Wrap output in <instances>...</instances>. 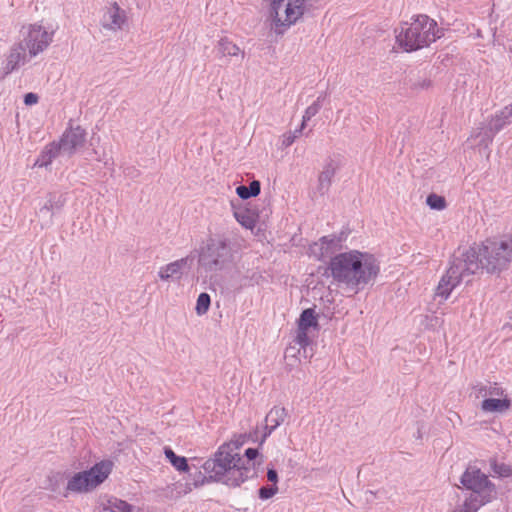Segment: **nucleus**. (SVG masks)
<instances>
[{"mask_svg": "<svg viewBox=\"0 0 512 512\" xmlns=\"http://www.w3.org/2000/svg\"><path fill=\"white\" fill-rule=\"evenodd\" d=\"M328 268L337 286L353 294L375 281L380 273V263L376 257L358 250L335 255Z\"/></svg>", "mask_w": 512, "mask_h": 512, "instance_id": "nucleus-1", "label": "nucleus"}, {"mask_svg": "<svg viewBox=\"0 0 512 512\" xmlns=\"http://www.w3.org/2000/svg\"><path fill=\"white\" fill-rule=\"evenodd\" d=\"M473 254L477 271L486 270L487 273H499L505 270L512 261V239H486L478 247H470L462 256L467 260Z\"/></svg>", "mask_w": 512, "mask_h": 512, "instance_id": "nucleus-2", "label": "nucleus"}, {"mask_svg": "<svg viewBox=\"0 0 512 512\" xmlns=\"http://www.w3.org/2000/svg\"><path fill=\"white\" fill-rule=\"evenodd\" d=\"M395 32L396 42L405 52L428 47L441 37L437 22L424 14L412 17L410 22H404Z\"/></svg>", "mask_w": 512, "mask_h": 512, "instance_id": "nucleus-3", "label": "nucleus"}, {"mask_svg": "<svg viewBox=\"0 0 512 512\" xmlns=\"http://www.w3.org/2000/svg\"><path fill=\"white\" fill-rule=\"evenodd\" d=\"M267 21L271 33L283 36L292 26L303 20L306 0H267Z\"/></svg>", "mask_w": 512, "mask_h": 512, "instance_id": "nucleus-4", "label": "nucleus"}, {"mask_svg": "<svg viewBox=\"0 0 512 512\" xmlns=\"http://www.w3.org/2000/svg\"><path fill=\"white\" fill-rule=\"evenodd\" d=\"M464 260L463 256L454 257L446 273L441 277L436 288V295L447 300L451 292L462 282H470L469 277L477 273V264L473 254Z\"/></svg>", "mask_w": 512, "mask_h": 512, "instance_id": "nucleus-5", "label": "nucleus"}, {"mask_svg": "<svg viewBox=\"0 0 512 512\" xmlns=\"http://www.w3.org/2000/svg\"><path fill=\"white\" fill-rule=\"evenodd\" d=\"M112 470L111 461H101L96 463L89 470L75 473L66 486L67 492L85 493L93 490L103 483Z\"/></svg>", "mask_w": 512, "mask_h": 512, "instance_id": "nucleus-6", "label": "nucleus"}, {"mask_svg": "<svg viewBox=\"0 0 512 512\" xmlns=\"http://www.w3.org/2000/svg\"><path fill=\"white\" fill-rule=\"evenodd\" d=\"M460 482L465 489L472 492L470 495L487 504L496 499V485L476 466L467 467L460 478Z\"/></svg>", "mask_w": 512, "mask_h": 512, "instance_id": "nucleus-7", "label": "nucleus"}, {"mask_svg": "<svg viewBox=\"0 0 512 512\" xmlns=\"http://www.w3.org/2000/svg\"><path fill=\"white\" fill-rule=\"evenodd\" d=\"M198 259V272L208 274L222 269L224 256V239L221 237H210L203 242L199 249L192 251Z\"/></svg>", "mask_w": 512, "mask_h": 512, "instance_id": "nucleus-8", "label": "nucleus"}, {"mask_svg": "<svg viewBox=\"0 0 512 512\" xmlns=\"http://www.w3.org/2000/svg\"><path fill=\"white\" fill-rule=\"evenodd\" d=\"M21 35L22 39L19 42H24L30 58L43 52L53 39V32H48L43 26L38 24L24 26L21 30Z\"/></svg>", "mask_w": 512, "mask_h": 512, "instance_id": "nucleus-9", "label": "nucleus"}, {"mask_svg": "<svg viewBox=\"0 0 512 512\" xmlns=\"http://www.w3.org/2000/svg\"><path fill=\"white\" fill-rule=\"evenodd\" d=\"M252 476V467L245 465L239 454L226 453V485L239 486Z\"/></svg>", "mask_w": 512, "mask_h": 512, "instance_id": "nucleus-10", "label": "nucleus"}, {"mask_svg": "<svg viewBox=\"0 0 512 512\" xmlns=\"http://www.w3.org/2000/svg\"><path fill=\"white\" fill-rule=\"evenodd\" d=\"M195 259V254H188L186 257L162 266L158 271V277L163 281H179L184 272L192 268Z\"/></svg>", "mask_w": 512, "mask_h": 512, "instance_id": "nucleus-11", "label": "nucleus"}, {"mask_svg": "<svg viewBox=\"0 0 512 512\" xmlns=\"http://www.w3.org/2000/svg\"><path fill=\"white\" fill-rule=\"evenodd\" d=\"M86 141V132L81 126L70 127L59 140L63 154L72 156L79 148L83 147Z\"/></svg>", "mask_w": 512, "mask_h": 512, "instance_id": "nucleus-12", "label": "nucleus"}, {"mask_svg": "<svg viewBox=\"0 0 512 512\" xmlns=\"http://www.w3.org/2000/svg\"><path fill=\"white\" fill-rule=\"evenodd\" d=\"M204 475L201 483L221 482L224 477V444H221L215 452L214 458L208 459L203 464Z\"/></svg>", "mask_w": 512, "mask_h": 512, "instance_id": "nucleus-13", "label": "nucleus"}, {"mask_svg": "<svg viewBox=\"0 0 512 512\" xmlns=\"http://www.w3.org/2000/svg\"><path fill=\"white\" fill-rule=\"evenodd\" d=\"M64 205L65 198L62 195H57L55 193L48 194L46 202L37 212L42 229L52 225L54 214L61 211Z\"/></svg>", "mask_w": 512, "mask_h": 512, "instance_id": "nucleus-14", "label": "nucleus"}, {"mask_svg": "<svg viewBox=\"0 0 512 512\" xmlns=\"http://www.w3.org/2000/svg\"><path fill=\"white\" fill-rule=\"evenodd\" d=\"M125 22L126 13L116 2L106 7L101 18L102 27L111 31L121 30Z\"/></svg>", "mask_w": 512, "mask_h": 512, "instance_id": "nucleus-15", "label": "nucleus"}, {"mask_svg": "<svg viewBox=\"0 0 512 512\" xmlns=\"http://www.w3.org/2000/svg\"><path fill=\"white\" fill-rule=\"evenodd\" d=\"M27 60V50L24 42H17L11 46L6 55V62L3 67L5 75L17 70L21 65L25 64Z\"/></svg>", "mask_w": 512, "mask_h": 512, "instance_id": "nucleus-16", "label": "nucleus"}, {"mask_svg": "<svg viewBox=\"0 0 512 512\" xmlns=\"http://www.w3.org/2000/svg\"><path fill=\"white\" fill-rule=\"evenodd\" d=\"M345 240L344 234L339 235H328L320 238L319 243H315V247L319 246L320 253L318 254L319 259H323L331 256L336 251L341 249V243Z\"/></svg>", "mask_w": 512, "mask_h": 512, "instance_id": "nucleus-17", "label": "nucleus"}, {"mask_svg": "<svg viewBox=\"0 0 512 512\" xmlns=\"http://www.w3.org/2000/svg\"><path fill=\"white\" fill-rule=\"evenodd\" d=\"M495 133L486 123H480V125L474 129L468 138L469 141H473V147L488 149L492 143Z\"/></svg>", "mask_w": 512, "mask_h": 512, "instance_id": "nucleus-18", "label": "nucleus"}, {"mask_svg": "<svg viewBox=\"0 0 512 512\" xmlns=\"http://www.w3.org/2000/svg\"><path fill=\"white\" fill-rule=\"evenodd\" d=\"M59 155H64L60 144L55 141L51 142L44 147L34 165L38 167H48V165L52 163L53 159Z\"/></svg>", "mask_w": 512, "mask_h": 512, "instance_id": "nucleus-19", "label": "nucleus"}, {"mask_svg": "<svg viewBox=\"0 0 512 512\" xmlns=\"http://www.w3.org/2000/svg\"><path fill=\"white\" fill-rule=\"evenodd\" d=\"M510 123H512V103L495 114L487 124L496 134Z\"/></svg>", "mask_w": 512, "mask_h": 512, "instance_id": "nucleus-20", "label": "nucleus"}, {"mask_svg": "<svg viewBox=\"0 0 512 512\" xmlns=\"http://www.w3.org/2000/svg\"><path fill=\"white\" fill-rule=\"evenodd\" d=\"M233 207V214L237 222L244 228L253 230L257 224V222L253 218V213L249 211L245 207V205L235 206L233 202H231Z\"/></svg>", "mask_w": 512, "mask_h": 512, "instance_id": "nucleus-21", "label": "nucleus"}, {"mask_svg": "<svg viewBox=\"0 0 512 512\" xmlns=\"http://www.w3.org/2000/svg\"><path fill=\"white\" fill-rule=\"evenodd\" d=\"M335 173L336 167L332 161L326 164L324 169L320 173L318 177V190L322 195L328 192Z\"/></svg>", "mask_w": 512, "mask_h": 512, "instance_id": "nucleus-22", "label": "nucleus"}, {"mask_svg": "<svg viewBox=\"0 0 512 512\" xmlns=\"http://www.w3.org/2000/svg\"><path fill=\"white\" fill-rule=\"evenodd\" d=\"M511 407V400L508 398L495 399L486 398L481 403V410L484 412H505Z\"/></svg>", "mask_w": 512, "mask_h": 512, "instance_id": "nucleus-23", "label": "nucleus"}, {"mask_svg": "<svg viewBox=\"0 0 512 512\" xmlns=\"http://www.w3.org/2000/svg\"><path fill=\"white\" fill-rule=\"evenodd\" d=\"M102 507L104 511L109 512H132L133 508L128 502L116 497L107 499L106 503H102Z\"/></svg>", "mask_w": 512, "mask_h": 512, "instance_id": "nucleus-24", "label": "nucleus"}, {"mask_svg": "<svg viewBox=\"0 0 512 512\" xmlns=\"http://www.w3.org/2000/svg\"><path fill=\"white\" fill-rule=\"evenodd\" d=\"M288 416L287 410L284 407H273L265 417V422L270 423L272 428L279 427Z\"/></svg>", "mask_w": 512, "mask_h": 512, "instance_id": "nucleus-25", "label": "nucleus"}, {"mask_svg": "<svg viewBox=\"0 0 512 512\" xmlns=\"http://www.w3.org/2000/svg\"><path fill=\"white\" fill-rule=\"evenodd\" d=\"M260 191L261 184L258 180H253L250 182L249 186L240 185L236 188L237 195L243 200L258 196Z\"/></svg>", "mask_w": 512, "mask_h": 512, "instance_id": "nucleus-26", "label": "nucleus"}, {"mask_svg": "<svg viewBox=\"0 0 512 512\" xmlns=\"http://www.w3.org/2000/svg\"><path fill=\"white\" fill-rule=\"evenodd\" d=\"M164 454L166 458L170 461V463L180 472H187L189 470V465L187 459L182 456H178L174 453V451L165 447Z\"/></svg>", "mask_w": 512, "mask_h": 512, "instance_id": "nucleus-27", "label": "nucleus"}, {"mask_svg": "<svg viewBox=\"0 0 512 512\" xmlns=\"http://www.w3.org/2000/svg\"><path fill=\"white\" fill-rule=\"evenodd\" d=\"M318 326L314 310L311 308L303 310L298 321V327L309 330L310 328L317 329Z\"/></svg>", "mask_w": 512, "mask_h": 512, "instance_id": "nucleus-28", "label": "nucleus"}, {"mask_svg": "<svg viewBox=\"0 0 512 512\" xmlns=\"http://www.w3.org/2000/svg\"><path fill=\"white\" fill-rule=\"evenodd\" d=\"M474 390L477 396L486 397V396H503L504 390L497 385V383L484 385L478 384L474 386Z\"/></svg>", "mask_w": 512, "mask_h": 512, "instance_id": "nucleus-29", "label": "nucleus"}, {"mask_svg": "<svg viewBox=\"0 0 512 512\" xmlns=\"http://www.w3.org/2000/svg\"><path fill=\"white\" fill-rule=\"evenodd\" d=\"M324 97V95H320L310 106L306 108L302 118L301 128H305L306 123L320 111Z\"/></svg>", "mask_w": 512, "mask_h": 512, "instance_id": "nucleus-30", "label": "nucleus"}, {"mask_svg": "<svg viewBox=\"0 0 512 512\" xmlns=\"http://www.w3.org/2000/svg\"><path fill=\"white\" fill-rule=\"evenodd\" d=\"M211 304V298L210 295L206 292L200 293V295L197 298L196 306H195V312L198 316L205 315L210 307Z\"/></svg>", "mask_w": 512, "mask_h": 512, "instance_id": "nucleus-31", "label": "nucleus"}, {"mask_svg": "<svg viewBox=\"0 0 512 512\" xmlns=\"http://www.w3.org/2000/svg\"><path fill=\"white\" fill-rule=\"evenodd\" d=\"M302 348H297L295 345H289L284 354V358L287 362V366L289 367V370H291L294 366H296L299 362L298 354L300 353V350Z\"/></svg>", "mask_w": 512, "mask_h": 512, "instance_id": "nucleus-32", "label": "nucleus"}, {"mask_svg": "<svg viewBox=\"0 0 512 512\" xmlns=\"http://www.w3.org/2000/svg\"><path fill=\"white\" fill-rule=\"evenodd\" d=\"M490 466L492 471L499 477L508 478L512 476V467L505 463H498L496 460H491Z\"/></svg>", "mask_w": 512, "mask_h": 512, "instance_id": "nucleus-33", "label": "nucleus"}, {"mask_svg": "<svg viewBox=\"0 0 512 512\" xmlns=\"http://www.w3.org/2000/svg\"><path fill=\"white\" fill-rule=\"evenodd\" d=\"M309 330L304 329L302 327H297L296 337L294 339V343L303 349L304 353H306V348L310 345L311 340L309 338Z\"/></svg>", "mask_w": 512, "mask_h": 512, "instance_id": "nucleus-34", "label": "nucleus"}, {"mask_svg": "<svg viewBox=\"0 0 512 512\" xmlns=\"http://www.w3.org/2000/svg\"><path fill=\"white\" fill-rule=\"evenodd\" d=\"M426 203L435 210H443L446 207L445 198L434 193L427 196Z\"/></svg>", "mask_w": 512, "mask_h": 512, "instance_id": "nucleus-35", "label": "nucleus"}, {"mask_svg": "<svg viewBox=\"0 0 512 512\" xmlns=\"http://www.w3.org/2000/svg\"><path fill=\"white\" fill-rule=\"evenodd\" d=\"M64 481V473H53L48 477V485L47 489L51 490L52 492H57L59 489L60 484H62Z\"/></svg>", "mask_w": 512, "mask_h": 512, "instance_id": "nucleus-36", "label": "nucleus"}, {"mask_svg": "<svg viewBox=\"0 0 512 512\" xmlns=\"http://www.w3.org/2000/svg\"><path fill=\"white\" fill-rule=\"evenodd\" d=\"M278 492L277 485H270V486H262L258 490V496L262 500H267L272 498L275 494Z\"/></svg>", "mask_w": 512, "mask_h": 512, "instance_id": "nucleus-37", "label": "nucleus"}, {"mask_svg": "<svg viewBox=\"0 0 512 512\" xmlns=\"http://www.w3.org/2000/svg\"><path fill=\"white\" fill-rule=\"evenodd\" d=\"M432 86V81L429 78H420L411 83V89L415 91L427 90Z\"/></svg>", "mask_w": 512, "mask_h": 512, "instance_id": "nucleus-38", "label": "nucleus"}, {"mask_svg": "<svg viewBox=\"0 0 512 512\" xmlns=\"http://www.w3.org/2000/svg\"><path fill=\"white\" fill-rule=\"evenodd\" d=\"M226 53L231 56L236 57L239 60H242L244 57V55L240 51V49L236 45L231 44V43H226Z\"/></svg>", "mask_w": 512, "mask_h": 512, "instance_id": "nucleus-39", "label": "nucleus"}, {"mask_svg": "<svg viewBox=\"0 0 512 512\" xmlns=\"http://www.w3.org/2000/svg\"><path fill=\"white\" fill-rule=\"evenodd\" d=\"M247 439H248L247 434L237 435L229 443H226V448H229L231 445H233L235 448H239L247 441Z\"/></svg>", "mask_w": 512, "mask_h": 512, "instance_id": "nucleus-40", "label": "nucleus"}, {"mask_svg": "<svg viewBox=\"0 0 512 512\" xmlns=\"http://www.w3.org/2000/svg\"><path fill=\"white\" fill-rule=\"evenodd\" d=\"M258 454H259L258 450L255 449V448H248V449H246V451H245V457H246L245 465L251 467L250 461L255 460L257 458Z\"/></svg>", "mask_w": 512, "mask_h": 512, "instance_id": "nucleus-41", "label": "nucleus"}, {"mask_svg": "<svg viewBox=\"0 0 512 512\" xmlns=\"http://www.w3.org/2000/svg\"><path fill=\"white\" fill-rule=\"evenodd\" d=\"M38 100H39L38 95L33 92H29L24 95V104L27 106L36 104L38 102Z\"/></svg>", "mask_w": 512, "mask_h": 512, "instance_id": "nucleus-42", "label": "nucleus"}, {"mask_svg": "<svg viewBox=\"0 0 512 512\" xmlns=\"http://www.w3.org/2000/svg\"><path fill=\"white\" fill-rule=\"evenodd\" d=\"M245 207L253 213V218L256 222L260 219V210L257 204L247 203L245 204Z\"/></svg>", "mask_w": 512, "mask_h": 512, "instance_id": "nucleus-43", "label": "nucleus"}, {"mask_svg": "<svg viewBox=\"0 0 512 512\" xmlns=\"http://www.w3.org/2000/svg\"><path fill=\"white\" fill-rule=\"evenodd\" d=\"M294 141L293 136H291L289 132H286L281 136V145L283 148L291 146Z\"/></svg>", "mask_w": 512, "mask_h": 512, "instance_id": "nucleus-44", "label": "nucleus"}, {"mask_svg": "<svg viewBox=\"0 0 512 512\" xmlns=\"http://www.w3.org/2000/svg\"><path fill=\"white\" fill-rule=\"evenodd\" d=\"M267 479L272 485H277L278 482V473L274 468H268L267 470Z\"/></svg>", "mask_w": 512, "mask_h": 512, "instance_id": "nucleus-45", "label": "nucleus"}, {"mask_svg": "<svg viewBox=\"0 0 512 512\" xmlns=\"http://www.w3.org/2000/svg\"><path fill=\"white\" fill-rule=\"evenodd\" d=\"M264 429H265V431H264V434H263L262 439H261V441H260V444H261V445L265 442L266 438H267V437H268V436H269V435H270V434H271V433H272L276 428H272V425H270V423H266V425H265V428H264Z\"/></svg>", "mask_w": 512, "mask_h": 512, "instance_id": "nucleus-46", "label": "nucleus"}, {"mask_svg": "<svg viewBox=\"0 0 512 512\" xmlns=\"http://www.w3.org/2000/svg\"><path fill=\"white\" fill-rule=\"evenodd\" d=\"M303 129L304 128H301L300 126L295 131H289V133L291 134V136H293V139L296 140L302 134Z\"/></svg>", "mask_w": 512, "mask_h": 512, "instance_id": "nucleus-47", "label": "nucleus"}, {"mask_svg": "<svg viewBox=\"0 0 512 512\" xmlns=\"http://www.w3.org/2000/svg\"><path fill=\"white\" fill-rule=\"evenodd\" d=\"M303 129L304 128H301L300 126L295 131H289V133L291 134V136H293V139L296 140L302 134Z\"/></svg>", "mask_w": 512, "mask_h": 512, "instance_id": "nucleus-48", "label": "nucleus"}, {"mask_svg": "<svg viewBox=\"0 0 512 512\" xmlns=\"http://www.w3.org/2000/svg\"><path fill=\"white\" fill-rule=\"evenodd\" d=\"M415 437H416L417 439H419V440H421V439H422V432H421V428H418V429H417V432H416Z\"/></svg>", "mask_w": 512, "mask_h": 512, "instance_id": "nucleus-49", "label": "nucleus"}]
</instances>
